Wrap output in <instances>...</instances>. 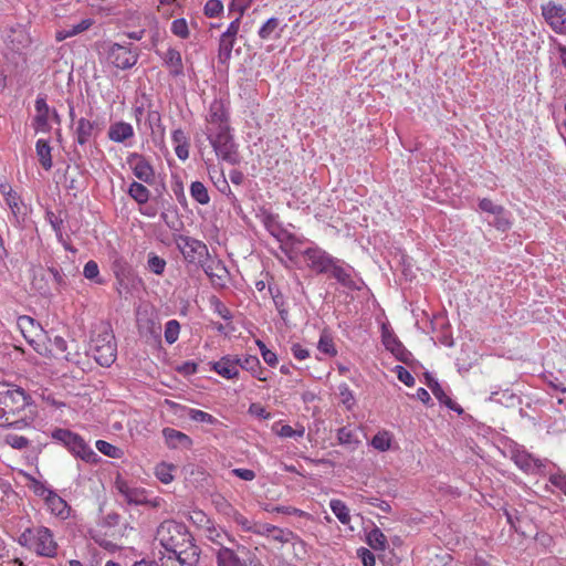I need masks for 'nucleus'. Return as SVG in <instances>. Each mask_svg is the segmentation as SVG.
Instances as JSON below:
<instances>
[{"label": "nucleus", "mask_w": 566, "mask_h": 566, "mask_svg": "<svg viewBox=\"0 0 566 566\" xmlns=\"http://www.w3.org/2000/svg\"><path fill=\"white\" fill-rule=\"evenodd\" d=\"M35 412L25 391L8 382H0V427L19 420L23 413Z\"/></svg>", "instance_id": "obj_1"}, {"label": "nucleus", "mask_w": 566, "mask_h": 566, "mask_svg": "<svg viewBox=\"0 0 566 566\" xmlns=\"http://www.w3.org/2000/svg\"><path fill=\"white\" fill-rule=\"evenodd\" d=\"M156 541L166 553H179L181 549L197 547L186 525L176 521H164L157 528Z\"/></svg>", "instance_id": "obj_2"}, {"label": "nucleus", "mask_w": 566, "mask_h": 566, "mask_svg": "<svg viewBox=\"0 0 566 566\" xmlns=\"http://www.w3.org/2000/svg\"><path fill=\"white\" fill-rule=\"evenodd\" d=\"M35 412L23 413L19 420L3 426L8 431L3 436L6 444L22 451L28 449L36 439L38 431L34 426Z\"/></svg>", "instance_id": "obj_3"}, {"label": "nucleus", "mask_w": 566, "mask_h": 566, "mask_svg": "<svg viewBox=\"0 0 566 566\" xmlns=\"http://www.w3.org/2000/svg\"><path fill=\"white\" fill-rule=\"evenodd\" d=\"M90 353L97 364L104 367H109L117 357V345L113 332L103 326L94 332L91 344Z\"/></svg>", "instance_id": "obj_4"}, {"label": "nucleus", "mask_w": 566, "mask_h": 566, "mask_svg": "<svg viewBox=\"0 0 566 566\" xmlns=\"http://www.w3.org/2000/svg\"><path fill=\"white\" fill-rule=\"evenodd\" d=\"M52 438L61 442L74 457L87 463H95L99 459L97 453L94 452L81 436L67 429L54 430Z\"/></svg>", "instance_id": "obj_5"}, {"label": "nucleus", "mask_w": 566, "mask_h": 566, "mask_svg": "<svg viewBox=\"0 0 566 566\" xmlns=\"http://www.w3.org/2000/svg\"><path fill=\"white\" fill-rule=\"evenodd\" d=\"M175 242L188 263L199 264L203 263L210 256L208 247L202 241L192 237L179 234L175 237Z\"/></svg>", "instance_id": "obj_6"}, {"label": "nucleus", "mask_w": 566, "mask_h": 566, "mask_svg": "<svg viewBox=\"0 0 566 566\" xmlns=\"http://www.w3.org/2000/svg\"><path fill=\"white\" fill-rule=\"evenodd\" d=\"M230 130L229 112L222 99H214L206 116L205 134L207 136Z\"/></svg>", "instance_id": "obj_7"}, {"label": "nucleus", "mask_w": 566, "mask_h": 566, "mask_svg": "<svg viewBox=\"0 0 566 566\" xmlns=\"http://www.w3.org/2000/svg\"><path fill=\"white\" fill-rule=\"evenodd\" d=\"M207 138L219 158L231 165L239 163V154L230 130L209 135Z\"/></svg>", "instance_id": "obj_8"}, {"label": "nucleus", "mask_w": 566, "mask_h": 566, "mask_svg": "<svg viewBox=\"0 0 566 566\" xmlns=\"http://www.w3.org/2000/svg\"><path fill=\"white\" fill-rule=\"evenodd\" d=\"M107 60L120 70L133 67L138 61V52L130 46L111 43L107 49Z\"/></svg>", "instance_id": "obj_9"}, {"label": "nucleus", "mask_w": 566, "mask_h": 566, "mask_svg": "<svg viewBox=\"0 0 566 566\" xmlns=\"http://www.w3.org/2000/svg\"><path fill=\"white\" fill-rule=\"evenodd\" d=\"M302 255L307 268L318 274H327L328 268L333 265L332 262L335 259L317 245L306 248Z\"/></svg>", "instance_id": "obj_10"}, {"label": "nucleus", "mask_w": 566, "mask_h": 566, "mask_svg": "<svg viewBox=\"0 0 566 566\" xmlns=\"http://www.w3.org/2000/svg\"><path fill=\"white\" fill-rule=\"evenodd\" d=\"M201 268L214 289H223L228 285L230 272L221 260L209 256L201 263Z\"/></svg>", "instance_id": "obj_11"}, {"label": "nucleus", "mask_w": 566, "mask_h": 566, "mask_svg": "<svg viewBox=\"0 0 566 566\" xmlns=\"http://www.w3.org/2000/svg\"><path fill=\"white\" fill-rule=\"evenodd\" d=\"M545 22L558 34H566V8L554 1L541 7Z\"/></svg>", "instance_id": "obj_12"}, {"label": "nucleus", "mask_w": 566, "mask_h": 566, "mask_svg": "<svg viewBox=\"0 0 566 566\" xmlns=\"http://www.w3.org/2000/svg\"><path fill=\"white\" fill-rule=\"evenodd\" d=\"M32 549L40 556L54 557L57 553V543L50 528L39 526L34 528Z\"/></svg>", "instance_id": "obj_13"}, {"label": "nucleus", "mask_w": 566, "mask_h": 566, "mask_svg": "<svg viewBox=\"0 0 566 566\" xmlns=\"http://www.w3.org/2000/svg\"><path fill=\"white\" fill-rule=\"evenodd\" d=\"M181 551L179 553H164L155 562L156 566H196L199 560V548L189 547V549Z\"/></svg>", "instance_id": "obj_14"}, {"label": "nucleus", "mask_w": 566, "mask_h": 566, "mask_svg": "<svg viewBox=\"0 0 566 566\" xmlns=\"http://www.w3.org/2000/svg\"><path fill=\"white\" fill-rule=\"evenodd\" d=\"M333 265L328 268V275L335 279L342 286L355 290L358 285L355 281V271L353 266L344 261L335 258L332 262Z\"/></svg>", "instance_id": "obj_15"}, {"label": "nucleus", "mask_w": 566, "mask_h": 566, "mask_svg": "<svg viewBox=\"0 0 566 566\" xmlns=\"http://www.w3.org/2000/svg\"><path fill=\"white\" fill-rule=\"evenodd\" d=\"M36 493L44 497L45 504L52 514L61 518H67L70 516L71 509L66 501L54 491L41 485L36 489Z\"/></svg>", "instance_id": "obj_16"}, {"label": "nucleus", "mask_w": 566, "mask_h": 566, "mask_svg": "<svg viewBox=\"0 0 566 566\" xmlns=\"http://www.w3.org/2000/svg\"><path fill=\"white\" fill-rule=\"evenodd\" d=\"M115 489L128 504L143 505L148 503V496L145 489L132 486L122 478L115 480Z\"/></svg>", "instance_id": "obj_17"}, {"label": "nucleus", "mask_w": 566, "mask_h": 566, "mask_svg": "<svg viewBox=\"0 0 566 566\" xmlns=\"http://www.w3.org/2000/svg\"><path fill=\"white\" fill-rule=\"evenodd\" d=\"M34 108L35 115L32 120V126L35 134L49 133L52 128L50 125L51 108L43 95L36 97Z\"/></svg>", "instance_id": "obj_18"}, {"label": "nucleus", "mask_w": 566, "mask_h": 566, "mask_svg": "<svg viewBox=\"0 0 566 566\" xmlns=\"http://www.w3.org/2000/svg\"><path fill=\"white\" fill-rule=\"evenodd\" d=\"M6 41L13 51H20L31 43V39L23 24L15 23L4 30Z\"/></svg>", "instance_id": "obj_19"}, {"label": "nucleus", "mask_w": 566, "mask_h": 566, "mask_svg": "<svg viewBox=\"0 0 566 566\" xmlns=\"http://www.w3.org/2000/svg\"><path fill=\"white\" fill-rule=\"evenodd\" d=\"M240 358L231 355L223 356L220 360L210 363L211 369L226 379H233L239 375Z\"/></svg>", "instance_id": "obj_20"}, {"label": "nucleus", "mask_w": 566, "mask_h": 566, "mask_svg": "<svg viewBox=\"0 0 566 566\" xmlns=\"http://www.w3.org/2000/svg\"><path fill=\"white\" fill-rule=\"evenodd\" d=\"M512 459L514 463L526 473H536L545 467L544 462L534 458L525 450H516L513 452Z\"/></svg>", "instance_id": "obj_21"}, {"label": "nucleus", "mask_w": 566, "mask_h": 566, "mask_svg": "<svg viewBox=\"0 0 566 566\" xmlns=\"http://www.w3.org/2000/svg\"><path fill=\"white\" fill-rule=\"evenodd\" d=\"M157 53L160 55L164 62V66L168 70L169 74L172 77H179L184 76V63H182V56L181 53L175 49L169 48L166 52Z\"/></svg>", "instance_id": "obj_22"}, {"label": "nucleus", "mask_w": 566, "mask_h": 566, "mask_svg": "<svg viewBox=\"0 0 566 566\" xmlns=\"http://www.w3.org/2000/svg\"><path fill=\"white\" fill-rule=\"evenodd\" d=\"M205 537L217 546L223 547L227 543L235 544V538L230 535L222 527L216 525L211 521H207V525H203Z\"/></svg>", "instance_id": "obj_23"}, {"label": "nucleus", "mask_w": 566, "mask_h": 566, "mask_svg": "<svg viewBox=\"0 0 566 566\" xmlns=\"http://www.w3.org/2000/svg\"><path fill=\"white\" fill-rule=\"evenodd\" d=\"M17 325L28 343H34L36 336H44L42 326L30 316H20L17 321Z\"/></svg>", "instance_id": "obj_24"}, {"label": "nucleus", "mask_w": 566, "mask_h": 566, "mask_svg": "<svg viewBox=\"0 0 566 566\" xmlns=\"http://www.w3.org/2000/svg\"><path fill=\"white\" fill-rule=\"evenodd\" d=\"M96 127L95 122L81 117L74 130L76 143L81 146L87 144L94 137Z\"/></svg>", "instance_id": "obj_25"}, {"label": "nucleus", "mask_w": 566, "mask_h": 566, "mask_svg": "<svg viewBox=\"0 0 566 566\" xmlns=\"http://www.w3.org/2000/svg\"><path fill=\"white\" fill-rule=\"evenodd\" d=\"M107 136L114 143H125L134 137V128L129 123L116 122L109 126Z\"/></svg>", "instance_id": "obj_26"}, {"label": "nucleus", "mask_w": 566, "mask_h": 566, "mask_svg": "<svg viewBox=\"0 0 566 566\" xmlns=\"http://www.w3.org/2000/svg\"><path fill=\"white\" fill-rule=\"evenodd\" d=\"M163 436L166 444L171 449L190 448L192 443L191 439L187 434L172 428H165L163 430Z\"/></svg>", "instance_id": "obj_27"}, {"label": "nucleus", "mask_w": 566, "mask_h": 566, "mask_svg": "<svg viewBox=\"0 0 566 566\" xmlns=\"http://www.w3.org/2000/svg\"><path fill=\"white\" fill-rule=\"evenodd\" d=\"M132 158L136 160L133 167L134 175L144 182H150L154 179V169L150 164L137 154L132 155Z\"/></svg>", "instance_id": "obj_28"}, {"label": "nucleus", "mask_w": 566, "mask_h": 566, "mask_svg": "<svg viewBox=\"0 0 566 566\" xmlns=\"http://www.w3.org/2000/svg\"><path fill=\"white\" fill-rule=\"evenodd\" d=\"M4 201L11 210L14 224L20 226L24 221L25 217L24 205L21 201L20 196L17 192L13 195L8 193Z\"/></svg>", "instance_id": "obj_29"}, {"label": "nucleus", "mask_w": 566, "mask_h": 566, "mask_svg": "<svg viewBox=\"0 0 566 566\" xmlns=\"http://www.w3.org/2000/svg\"><path fill=\"white\" fill-rule=\"evenodd\" d=\"M427 378H428L427 384H428L429 388L431 389L433 396L441 403L446 405L451 410H454V411H458L459 413H461L462 409L460 407H458L457 403L453 402V400L444 392V390L442 389L440 384L431 377H427Z\"/></svg>", "instance_id": "obj_30"}, {"label": "nucleus", "mask_w": 566, "mask_h": 566, "mask_svg": "<svg viewBox=\"0 0 566 566\" xmlns=\"http://www.w3.org/2000/svg\"><path fill=\"white\" fill-rule=\"evenodd\" d=\"M217 566H240L241 559L235 552L227 546L220 547L214 553Z\"/></svg>", "instance_id": "obj_31"}, {"label": "nucleus", "mask_w": 566, "mask_h": 566, "mask_svg": "<svg viewBox=\"0 0 566 566\" xmlns=\"http://www.w3.org/2000/svg\"><path fill=\"white\" fill-rule=\"evenodd\" d=\"M92 24H93V21L91 19H83L77 24L70 25L67 28L59 30L55 34V39L57 41H63L67 38H72L74 35H77V34L86 31L87 29L91 28Z\"/></svg>", "instance_id": "obj_32"}, {"label": "nucleus", "mask_w": 566, "mask_h": 566, "mask_svg": "<svg viewBox=\"0 0 566 566\" xmlns=\"http://www.w3.org/2000/svg\"><path fill=\"white\" fill-rule=\"evenodd\" d=\"M36 155L39 157L40 164L45 170L52 168V156H51V147L49 142L45 139H39L35 144Z\"/></svg>", "instance_id": "obj_33"}, {"label": "nucleus", "mask_w": 566, "mask_h": 566, "mask_svg": "<svg viewBox=\"0 0 566 566\" xmlns=\"http://www.w3.org/2000/svg\"><path fill=\"white\" fill-rule=\"evenodd\" d=\"M329 507L342 524H345V525L349 524V522H350L349 510L343 501L333 499L329 502Z\"/></svg>", "instance_id": "obj_34"}, {"label": "nucleus", "mask_w": 566, "mask_h": 566, "mask_svg": "<svg viewBox=\"0 0 566 566\" xmlns=\"http://www.w3.org/2000/svg\"><path fill=\"white\" fill-rule=\"evenodd\" d=\"M234 42L235 38L221 34L218 52V59L221 63H226L230 60Z\"/></svg>", "instance_id": "obj_35"}, {"label": "nucleus", "mask_w": 566, "mask_h": 566, "mask_svg": "<svg viewBox=\"0 0 566 566\" xmlns=\"http://www.w3.org/2000/svg\"><path fill=\"white\" fill-rule=\"evenodd\" d=\"M367 543L376 551H385L387 547V538L378 527L373 528L367 534Z\"/></svg>", "instance_id": "obj_36"}, {"label": "nucleus", "mask_w": 566, "mask_h": 566, "mask_svg": "<svg viewBox=\"0 0 566 566\" xmlns=\"http://www.w3.org/2000/svg\"><path fill=\"white\" fill-rule=\"evenodd\" d=\"M128 193L139 205L146 203L150 196V191L143 184L136 181L129 186Z\"/></svg>", "instance_id": "obj_37"}, {"label": "nucleus", "mask_w": 566, "mask_h": 566, "mask_svg": "<svg viewBox=\"0 0 566 566\" xmlns=\"http://www.w3.org/2000/svg\"><path fill=\"white\" fill-rule=\"evenodd\" d=\"M191 197L200 205H208L210 197L206 186L200 181H193L190 185Z\"/></svg>", "instance_id": "obj_38"}, {"label": "nucleus", "mask_w": 566, "mask_h": 566, "mask_svg": "<svg viewBox=\"0 0 566 566\" xmlns=\"http://www.w3.org/2000/svg\"><path fill=\"white\" fill-rule=\"evenodd\" d=\"M337 439L340 444L347 446L352 449H355L359 443L355 431L349 427H343L338 429Z\"/></svg>", "instance_id": "obj_39"}, {"label": "nucleus", "mask_w": 566, "mask_h": 566, "mask_svg": "<svg viewBox=\"0 0 566 566\" xmlns=\"http://www.w3.org/2000/svg\"><path fill=\"white\" fill-rule=\"evenodd\" d=\"M392 436L389 431H379L371 439V446L384 452L390 449Z\"/></svg>", "instance_id": "obj_40"}, {"label": "nucleus", "mask_w": 566, "mask_h": 566, "mask_svg": "<svg viewBox=\"0 0 566 566\" xmlns=\"http://www.w3.org/2000/svg\"><path fill=\"white\" fill-rule=\"evenodd\" d=\"M188 417L192 421H196V422H203V423H208L211 426H214L218 423L217 418H214L212 415H210L206 411L199 410V409H192V408L189 409Z\"/></svg>", "instance_id": "obj_41"}, {"label": "nucleus", "mask_w": 566, "mask_h": 566, "mask_svg": "<svg viewBox=\"0 0 566 566\" xmlns=\"http://www.w3.org/2000/svg\"><path fill=\"white\" fill-rule=\"evenodd\" d=\"M96 449L101 453H103L109 458H114V459H118L123 454V451L119 448H117V447L113 446L112 443L104 441V440L96 441Z\"/></svg>", "instance_id": "obj_42"}, {"label": "nucleus", "mask_w": 566, "mask_h": 566, "mask_svg": "<svg viewBox=\"0 0 566 566\" xmlns=\"http://www.w3.org/2000/svg\"><path fill=\"white\" fill-rule=\"evenodd\" d=\"M180 333V324L176 319H170L166 323L165 326V339L168 344H174L179 336Z\"/></svg>", "instance_id": "obj_43"}, {"label": "nucleus", "mask_w": 566, "mask_h": 566, "mask_svg": "<svg viewBox=\"0 0 566 566\" xmlns=\"http://www.w3.org/2000/svg\"><path fill=\"white\" fill-rule=\"evenodd\" d=\"M172 469L174 467L170 464L160 463L155 469V475L160 482L168 484L174 480V475L171 473Z\"/></svg>", "instance_id": "obj_44"}, {"label": "nucleus", "mask_w": 566, "mask_h": 566, "mask_svg": "<svg viewBox=\"0 0 566 566\" xmlns=\"http://www.w3.org/2000/svg\"><path fill=\"white\" fill-rule=\"evenodd\" d=\"M147 265H148L149 271H151L153 273H155L157 275H160L165 271L166 261L163 258L150 253L148 256Z\"/></svg>", "instance_id": "obj_45"}, {"label": "nucleus", "mask_w": 566, "mask_h": 566, "mask_svg": "<svg viewBox=\"0 0 566 566\" xmlns=\"http://www.w3.org/2000/svg\"><path fill=\"white\" fill-rule=\"evenodd\" d=\"M277 18H270L259 30V36L263 40L270 39L279 27Z\"/></svg>", "instance_id": "obj_46"}, {"label": "nucleus", "mask_w": 566, "mask_h": 566, "mask_svg": "<svg viewBox=\"0 0 566 566\" xmlns=\"http://www.w3.org/2000/svg\"><path fill=\"white\" fill-rule=\"evenodd\" d=\"M260 360L256 356L249 355L243 359H240L239 368L250 371L251 374H255L260 369Z\"/></svg>", "instance_id": "obj_47"}, {"label": "nucleus", "mask_w": 566, "mask_h": 566, "mask_svg": "<svg viewBox=\"0 0 566 566\" xmlns=\"http://www.w3.org/2000/svg\"><path fill=\"white\" fill-rule=\"evenodd\" d=\"M317 347L322 353L327 354L329 356H334L337 353L332 337L327 334L321 335Z\"/></svg>", "instance_id": "obj_48"}, {"label": "nucleus", "mask_w": 566, "mask_h": 566, "mask_svg": "<svg viewBox=\"0 0 566 566\" xmlns=\"http://www.w3.org/2000/svg\"><path fill=\"white\" fill-rule=\"evenodd\" d=\"M232 520L243 532H253L255 521L249 520L238 511H233Z\"/></svg>", "instance_id": "obj_49"}, {"label": "nucleus", "mask_w": 566, "mask_h": 566, "mask_svg": "<svg viewBox=\"0 0 566 566\" xmlns=\"http://www.w3.org/2000/svg\"><path fill=\"white\" fill-rule=\"evenodd\" d=\"M99 269L95 261L91 260L86 262L83 270V275L87 280H95L96 283L102 284L103 281L98 277Z\"/></svg>", "instance_id": "obj_50"}, {"label": "nucleus", "mask_w": 566, "mask_h": 566, "mask_svg": "<svg viewBox=\"0 0 566 566\" xmlns=\"http://www.w3.org/2000/svg\"><path fill=\"white\" fill-rule=\"evenodd\" d=\"M210 304L213 311L223 319L230 321L232 318L230 310L218 297H211Z\"/></svg>", "instance_id": "obj_51"}, {"label": "nucleus", "mask_w": 566, "mask_h": 566, "mask_svg": "<svg viewBox=\"0 0 566 566\" xmlns=\"http://www.w3.org/2000/svg\"><path fill=\"white\" fill-rule=\"evenodd\" d=\"M479 207L482 211L491 213V214H501L505 211L504 207L500 205H495L492 200L484 198L480 200Z\"/></svg>", "instance_id": "obj_52"}, {"label": "nucleus", "mask_w": 566, "mask_h": 566, "mask_svg": "<svg viewBox=\"0 0 566 566\" xmlns=\"http://www.w3.org/2000/svg\"><path fill=\"white\" fill-rule=\"evenodd\" d=\"M382 343L391 353L401 345V342L387 328L382 329Z\"/></svg>", "instance_id": "obj_53"}, {"label": "nucleus", "mask_w": 566, "mask_h": 566, "mask_svg": "<svg viewBox=\"0 0 566 566\" xmlns=\"http://www.w3.org/2000/svg\"><path fill=\"white\" fill-rule=\"evenodd\" d=\"M171 32L181 38L186 39L189 35L188 25L185 19H176L171 23Z\"/></svg>", "instance_id": "obj_54"}, {"label": "nucleus", "mask_w": 566, "mask_h": 566, "mask_svg": "<svg viewBox=\"0 0 566 566\" xmlns=\"http://www.w3.org/2000/svg\"><path fill=\"white\" fill-rule=\"evenodd\" d=\"M292 532L282 530L275 525L272 526L271 533L268 537H271L273 541L279 543H287L290 541V536Z\"/></svg>", "instance_id": "obj_55"}, {"label": "nucleus", "mask_w": 566, "mask_h": 566, "mask_svg": "<svg viewBox=\"0 0 566 566\" xmlns=\"http://www.w3.org/2000/svg\"><path fill=\"white\" fill-rule=\"evenodd\" d=\"M222 10L223 4L220 0H208L205 6V13L210 18L217 17Z\"/></svg>", "instance_id": "obj_56"}, {"label": "nucleus", "mask_w": 566, "mask_h": 566, "mask_svg": "<svg viewBox=\"0 0 566 566\" xmlns=\"http://www.w3.org/2000/svg\"><path fill=\"white\" fill-rule=\"evenodd\" d=\"M397 378L403 382L408 387H412L415 385L413 376L402 366L396 367Z\"/></svg>", "instance_id": "obj_57"}, {"label": "nucleus", "mask_w": 566, "mask_h": 566, "mask_svg": "<svg viewBox=\"0 0 566 566\" xmlns=\"http://www.w3.org/2000/svg\"><path fill=\"white\" fill-rule=\"evenodd\" d=\"M253 0H232L229 6V11H235L240 17H243L245 10L249 8Z\"/></svg>", "instance_id": "obj_58"}, {"label": "nucleus", "mask_w": 566, "mask_h": 566, "mask_svg": "<svg viewBox=\"0 0 566 566\" xmlns=\"http://www.w3.org/2000/svg\"><path fill=\"white\" fill-rule=\"evenodd\" d=\"M46 220L50 222L52 229L59 238H62V219L54 214L52 211L46 212Z\"/></svg>", "instance_id": "obj_59"}, {"label": "nucleus", "mask_w": 566, "mask_h": 566, "mask_svg": "<svg viewBox=\"0 0 566 566\" xmlns=\"http://www.w3.org/2000/svg\"><path fill=\"white\" fill-rule=\"evenodd\" d=\"M339 396L342 398V402L350 408L354 405V396L352 390L346 384H342L339 387Z\"/></svg>", "instance_id": "obj_60"}, {"label": "nucleus", "mask_w": 566, "mask_h": 566, "mask_svg": "<svg viewBox=\"0 0 566 566\" xmlns=\"http://www.w3.org/2000/svg\"><path fill=\"white\" fill-rule=\"evenodd\" d=\"M357 554L359 558L361 559V563L364 566H375L376 559L375 555L367 548L361 547L357 551Z\"/></svg>", "instance_id": "obj_61"}, {"label": "nucleus", "mask_w": 566, "mask_h": 566, "mask_svg": "<svg viewBox=\"0 0 566 566\" xmlns=\"http://www.w3.org/2000/svg\"><path fill=\"white\" fill-rule=\"evenodd\" d=\"M549 482L566 495V474L555 473L549 476Z\"/></svg>", "instance_id": "obj_62"}, {"label": "nucleus", "mask_w": 566, "mask_h": 566, "mask_svg": "<svg viewBox=\"0 0 566 566\" xmlns=\"http://www.w3.org/2000/svg\"><path fill=\"white\" fill-rule=\"evenodd\" d=\"M33 539H34V528H27L24 532L21 533L18 542L20 545L32 549Z\"/></svg>", "instance_id": "obj_63"}, {"label": "nucleus", "mask_w": 566, "mask_h": 566, "mask_svg": "<svg viewBox=\"0 0 566 566\" xmlns=\"http://www.w3.org/2000/svg\"><path fill=\"white\" fill-rule=\"evenodd\" d=\"M249 413L261 419L270 418V413L260 403H251Z\"/></svg>", "instance_id": "obj_64"}]
</instances>
